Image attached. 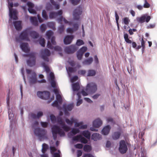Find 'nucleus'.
<instances>
[{
    "mask_svg": "<svg viewBox=\"0 0 157 157\" xmlns=\"http://www.w3.org/2000/svg\"><path fill=\"white\" fill-rule=\"evenodd\" d=\"M87 48L86 47H82L78 51L82 53L83 54L86 51Z\"/></svg>",
    "mask_w": 157,
    "mask_h": 157,
    "instance_id": "45",
    "label": "nucleus"
},
{
    "mask_svg": "<svg viewBox=\"0 0 157 157\" xmlns=\"http://www.w3.org/2000/svg\"><path fill=\"white\" fill-rule=\"evenodd\" d=\"M74 36L73 35H67L65 37L64 39V43L66 44H70Z\"/></svg>",
    "mask_w": 157,
    "mask_h": 157,
    "instance_id": "14",
    "label": "nucleus"
},
{
    "mask_svg": "<svg viewBox=\"0 0 157 157\" xmlns=\"http://www.w3.org/2000/svg\"><path fill=\"white\" fill-rule=\"evenodd\" d=\"M35 134L38 136L40 140L47 139V131L44 129H41L39 128H36L34 130Z\"/></svg>",
    "mask_w": 157,
    "mask_h": 157,
    "instance_id": "2",
    "label": "nucleus"
},
{
    "mask_svg": "<svg viewBox=\"0 0 157 157\" xmlns=\"http://www.w3.org/2000/svg\"><path fill=\"white\" fill-rule=\"evenodd\" d=\"M46 26L45 24H42L40 26V29L42 32H44L46 30Z\"/></svg>",
    "mask_w": 157,
    "mask_h": 157,
    "instance_id": "52",
    "label": "nucleus"
},
{
    "mask_svg": "<svg viewBox=\"0 0 157 157\" xmlns=\"http://www.w3.org/2000/svg\"><path fill=\"white\" fill-rule=\"evenodd\" d=\"M29 31L28 29H26L23 31L19 35V38L21 40L26 41H29Z\"/></svg>",
    "mask_w": 157,
    "mask_h": 157,
    "instance_id": "8",
    "label": "nucleus"
},
{
    "mask_svg": "<svg viewBox=\"0 0 157 157\" xmlns=\"http://www.w3.org/2000/svg\"><path fill=\"white\" fill-rule=\"evenodd\" d=\"M41 54L42 58L45 61L48 62L49 59L48 57L51 54L50 51L47 49H45L41 51Z\"/></svg>",
    "mask_w": 157,
    "mask_h": 157,
    "instance_id": "9",
    "label": "nucleus"
},
{
    "mask_svg": "<svg viewBox=\"0 0 157 157\" xmlns=\"http://www.w3.org/2000/svg\"><path fill=\"white\" fill-rule=\"evenodd\" d=\"M37 82L36 75L35 72H33L31 73V76L30 77L29 82L31 84H34Z\"/></svg>",
    "mask_w": 157,
    "mask_h": 157,
    "instance_id": "13",
    "label": "nucleus"
},
{
    "mask_svg": "<svg viewBox=\"0 0 157 157\" xmlns=\"http://www.w3.org/2000/svg\"><path fill=\"white\" fill-rule=\"evenodd\" d=\"M56 121L58 122L59 124L61 125L62 124H63L64 123L62 118L60 117L59 116L57 117L56 118Z\"/></svg>",
    "mask_w": 157,
    "mask_h": 157,
    "instance_id": "36",
    "label": "nucleus"
},
{
    "mask_svg": "<svg viewBox=\"0 0 157 157\" xmlns=\"http://www.w3.org/2000/svg\"><path fill=\"white\" fill-rule=\"evenodd\" d=\"M42 66L44 67L45 69V71L47 73H48L50 71L49 68L48 66L46 65V63L44 62H43L41 63Z\"/></svg>",
    "mask_w": 157,
    "mask_h": 157,
    "instance_id": "35",
    "label": "nucleus"
},
{
    "mask_svg": "<svg viewBox=\"0 0 157 157\" xmlns=\"http://www.w3.org/2000/svg\"><path fill=\"white\" fill-rule=\"evenodd\" d=\"M128 144L124 140H121L119 143V151L121 154L126 153L128 150L127 146Z\"/></svg>",
    "mask_w": 157,
    "mask_h": 157,
    "instance_id": "4",
    "label": "nucleus"
},
{
    "mask_svg": "<svg viewBox=\"0 0 157 157\" xmlns=\"http://www.w3.org/2000/svg\"><path fill=\"white\" fill-rule=\"evenodd\" d=\"M8 8L9 10V15L10 17L9 21H11V19H13L15 20H17L18 17L17 16V11L16 10H13L12 7L13 5L12 2H10V0H8Z\"/></svg>",
    "mask_w": 157,
    "mask_h": 157,
    "instance_id": "3",
    "label": "nucleus"
},
{
    "mask_svg": "<svg viewBox=\"0 0 157 157\" xmlns=\"http://www.w3.org/2000/svg\"><path fill=\"white\" fill-rule=\"evenodd\" d=\"M80 0H70V1L72 4L75 5L79 3Z\"/></svg>",
    "mask_w": 157,
    "mask_h": 157,
    "instance_id": "50",
    "label": "nucleus"
},
{
    "mask_svg": "<svg viewBox=\"0 0 157 157\" xmlns=\"http://www.w3.org/2000/svg\"><path fill=\"white\" fill-rule=\"evenodd\" d=\"M97 90L96 84L94 82H91L87 84L85 89L89 94H93L95 93Z\"/></svg>",
    "mask_w": 157,
    "mask_h": 157,
    "instance_id": "5",
    "label": "nucleus"
},
{
    "mask_svg": "<svg viewBox=\"0 0 157 157\" xmlns=\"http://www.w3.org/2000/svg\"><path fill=\"white\" fill-rule=\"evenodd\" d=\"M82 12V7L78 6L73 11V15L74 18L76 20H78Z\"/></svg>",
    "mask_w": 157,
    "mask_h": 157,
    "instance_id": "7",
    "label": "nucleus"
},
{
    "mask_svg": "<svg viewBox=\"0 0 157 157\" xmlns=\"http://www.w3.org/2000/svg\"><path fill=\"white\" fill-rule=\"evenodd\" d=\"M42 146V151L43 153H45L48 148V146L47 144L44 143L43 144Z\"/></svg>",
    "mask_w": 157,
    "mask_h": 157,
    "instance_id": "29",
    "label": "nucleus"
},
{
    "mask_svg": "<svg viewBox=\"0 0 157 157\" xmlns=\"http://www.w3.org/2000/svg\"><path fill=\"white\" fill-rule=\"evenodd\" d=\"M78 79V77L77 76H75L73 77L71 79V82H73L77 81Z\"/></svg>",
    "mask_w": 157,
    "mask_h": 157,
    "instance_id": "63",
    "label": "nucleus"
},
{
    "mask_svg": "<svg viewBox=\"0 0 157 157\" xmlns=\"http://www.w3.org/2000/svg\"><path fill=\"white\" fill-rule=\"evenodd\" d=\"M101 138V135L98 133H95L92 134L91 136L92 139L94 141H97Z\"/></svg>",
    "mask_w": 157,
    "mask_h": 157,
    "instance_id": "19",
    "label": "nucleus"
},
{
    "mask_svg": "<svg viewBox=\"0 0 157 157\" xmlns=\"http://www.w3.org/2000/svg\"><path fill=\"white\" fill-rule=\"evenodd\" d=\"M80 130L78 129L73 128L72 129L71 132L73 134V135H75L77 133L79 132Z\"/></svg>",
    "mask_w": 157,
    "mask_h": 157,
    "instance_id": "40",
    "label": "nucleus"
},
{
    "mask_svg": "<svg viewBox=\"0 0 157 157\" xmlns=\"http://www.w3.org/2000/svg\"><path fill=\"white\" fill-rule=\"evenodd\" d=\"M47 46L48 48L51 49H52L54 48L49 40L48 42Z\"/></svg>",
    "mask_w": 157,
    "mask_h": 157,
    "instance_id": "62",
    "label": "nucleus"
},
{
    "mask_svg": "<svg viewBox=\"0 0 157 157\" xmlns=\"http://www.w3.org/2000/svg\"><path fill=\"white\" fill-rule=\"evenodd\" d=\"M93 61V58L90 57L88 59H85L82 62V64L85 65H89L92 63Z\"/></svg>",
    "mask_w": 157,
    "mask_h": 157,
    "instance_id": "20",
    "label": "nucleus"
},
{
    "mask_svg": "<svg viewBox=\"0 0 157 157\" xmlns=\"http://www.w3.org/2000/svg\"><path fill=\"white\" fill-rule=\"evenodd\" d=\"M96 74V72L94 70H89L88 71V76H93Z\"/></svg>",
    "mask_w": 157,
    "mask_h": 157,
    "instance_id": "34",
    "label": "nucleus"
},
{
    "mask_svg": "<svg viewBox=\"0 0 157 157\" xmlns=\"http://www.w3.org/2000/svg\"><path fill=\"white\" fill-rule=\"evenodd\" d=\"M49 17L50 18H55L57 17L56 12H51L49 13Z\"/></svg>",
    "mask_w": 157,
    "mask_h": 157,
    "instance_id": "43",
    "label": "nucleus"
},
{
    "mask_svg": "<svg viewBox=\"0 0 157 157\" xmlns=\"http://www.w3.org/2000/svg\"><path fill=\"white\" fill-rule=\"evenodd\" d=\"M82 134L87 139H90V133L88 130L83 131Z\"/></svg>",
    "mask_w": 157,
    "mask_h": 157,
    "instance_id": "23",
    "label": "nucleus"
},
{
    "mask_svg": "<svg viewBox=\"0 0 157 157\" xmlns=\"http://www.w3.org/2000/svg\"><path fill=\"white\" fill-rule=\"evenodd\" d=\"M50 79L49 80L51 81L55 80V76L54 74L52 72H50L49 74Z\"/></svg>",
    "mask_w": 157,
    "mask_h": 157,
    "instance_id": "53",
    "label": "nucleus"
},
{
    "mask_svg": "<svg viewBox=\"0 0 157 157\" xmlns=\"http://www.w3.org/2000/svg\"><path fill=\"white\" fill-rule=\"evenodd\" d=\"M30 36L33 39H36L39 36V34L35 31H32L29 33Z\"/></svg>",
    "mask_w": 157,
    "mask_h": 157,
    "instance_id": "22",
    "label": "nucleus"
},
{
    "mask_svg": "<svg viewBox=\"0 0 157 157\" xmlns=\"http://www.w3.org/2000/svg\"><path fill=\"white\" fill-rule=\"evenodd\" d=\"M53 33L51 30H49L46 32V35L48 37V39L49 40L52 36L53 34Z\"/></svg>",
    "mask_w": 157,
    "mask_h": 157,
    "instance_id": "38",
    "label": "nucleus"
},
{
    "mask_svg": "<svg viewBox=\"0 0 157 157\" xmlns=\"http://www.w3.org/2000/svg\"><path fill=\"white\" fill-rule=\"evenodd\" d=\"M48 25L51 28L54 30L55 29L54 24L53 22H49L48 23Z\"/></svg>",
    "mask_w": 157,
    "mask_h": 157,
    "instance_id": "57",
    "label": "nucleus"
},
{
    "mask_svg": "<svg viewBox=\"0 0 157 157\" xmlns=\"http://www.w3.org/2000/svg\"><path fill=\"white\" fill-rule=\"evenodd\" d=\"M27 55L29 57V59L27 61L28 65L30 67L34 66L36 63L35 53L32 52Z\"/></svg>",
    "mask_w": 157,
    "mask_h": 157,
    "instance_id": "6",
    "label": "nucleus"
},
{
    "mask_svg": "<svg viewBox=\"0 0 157 157\" xmlns=\"http://www.w3.org/2000/svg\"><path fill=\"white\" fill-rule=\"evenodd\" d=\"M50 119L53 122H56V118L55 116L53 114H51L50 116Z\"/></svg>",
    "mask_w": 157,
    "mask_h": 157,
    "instance_id": "55",
    "label": "nucleus"
},
{
    "mask_svg": "<svg viewBox=\"0 0 157 157\" xmlns=\"http://www.w3.org/2000/svg\"><path fill=\"white\" fill-rule=\"evenodd\" d=\"M50 2L54 6L55 8L58 10L59 8V5L57 4L56 2L54 1V0H50Z\"/></svg>",
    "mask_w": 157,
    "mask_h": 157,
    "instance_id": "32",
    "label": "nucleus"
},
{
    "mask_svg": "<svg viewBox=\"0 0 157 157\" xmlns=\"http://www.w3.org/2000/svg\"><path fill=\"white\" fill-rule=\"evenodd\" d=\"M78 49V48L75 45H72L69 47H66L64 51L66 53L70 54L74 53Z\"/></svg>",
    "mask_w": 157,
    "mask_h": 157,
    "instance_id": "10",
    "label": "nucleus"
},
{
    "mask_svg": "<svg viewBox=\"0 0 157 157\" xmlns=\"http://www.w3.org/2000/svg\"><path fill=\"white\" fill-rule=\"evenodd\" d=\"M83 54L82 53L78 51L77 53V56L78 59L79 60L81 59Z\"/></svg>",
    "mask_w": 157,
    "mask_h": 157,
    "instance_id": "48",
    "label": "nucleus"
},
{
    "mask_svg": "<svg viewBox=\"0 0 157 157\" xmlns=\"http://www.w3.org/2000/svg\"><path fill=\"white\" fill-rule=\"evenodd\" d=\"M61 126L62 128H63L66 132H67L70 130V128L66 125L64 123L63 124H62Z\"/></svg>",
    "mask_w": 157,
    "mask_h": 157,
    "instance_id": "39",
    "label": "nucleus"
},
{
    "mask_svg": "<svg viewBox=\"0 0 157 157\" xmlns=\"http://www.w3.org/2000/svg\"><path fill=\"white\" fill-rule=\"evenodd\" d=\"M130 20L128 18L125 17L123 18V22L126 25L128 24Z\"/></svg>",
    "mask_w": 157,
    "mask_h": 157,
    "instance_id": "49",
    "label": "nucleus"
},
{
    "mask_svg": "<svg viewBox=\"0 0 157 157\" xmlns=\"http://www.w3.org/2000/svg\"><path fill=\"white\" fill-rule=\"evenodd\" d=\"M52 132L54 140H56L57 139V134H59L60 136H64L65 133L59 127L54 125L52 128Z\"/></svg>",
    "mask_w": 157,
    "mask_h": 157,
    "instance_id": "1",
    "label": "nucleus"
},
{
    "mask_svg": "<svg viewBox=\"0 0 157 157\" xmlns=\"http://www.w3.org/2000/svg\"><path fill=\"white\" fill-rule=\"evenodd\" d=\"M64 26L63 25H61L59 27L58 29V32L59 33H61L64 31Z\"/></svg>",
    "mask_w": 157,
    "mask_h": 157,
    "instance_id": "51",
    "label": "nucleus"
},
{
    "mask_svg": "<svg viewBox=\"0 0 157 157\" xmlns=\"http://www.w3.org/2000/svg\"><path fill=\"white\" fill-rule=\"evenodd\" d=\"M84 44V42L81 40L78 39L77 40L76 44L78 46H80Z\"/></svg>",
    "mask_w": 157,
    "mask_h": 157,
    "instance_id": "44",
    "label": "nucleus"
},
{
    "mask_svg": "<svg viewBox=\"0 0 157 157\" xmlns=\"http://www.w3.org/2000/svg\"><path fill=\"white\" fill-rule=\"evenodd\" d=\"M80 88L78 82H77L73 84L72 88L74 91L78 90Z\"/></svg>",
    "mask_w": 157,
    "mask_h": 157,
    "instance_id": "25",
    "label": "nucleus"
},
{
    "mask_svg": "<svg viewBox=\"0 0 157 157\" xmlns=\"http://www.w3.org/2000/svg\"><path fill=\"white\" fill-rule=\"evenodd\" d=\"M102 124V121L99 118L95 120L93 122V126L96 128L99 127Z\"/></svg>",
    "mask_w": 157,
    "mask_h": 157,
    "instance_id": "15",
    "label": "nucleus"
},
{
    "mask_svg": "<svg viewBox=\"0 0 157 157\" xmlns=\"http://www.w3.org/2000/svg\"><path fill=\"white\" fill-rule=\"evenodd\" d=\"M42 16L43 18L45 20H47L48 19V16L47 14V13L45 10H43L42 12Z\"/></svg>",
    "mask_w": 157,
    "mask_h": 157,
    "instance_id": "41",
    "label": "nucleus"
},
{
    "mask_svg": "<svg viewBox=\"0 0 157 157\" xmlns=\"http://www.w3.org/2000/svg\"><path fill=\"white\" fill-rule=\"evenodd\" d=\"M20 47L22 51L28 53L30 51V49L28 47V44L27 43H22Z\"/></svg>",
    "mask_w": 157,
    "mask_h": 157,
    "instance_id": "16",
    "label": "nucleus"
},
{
    "mask_svg": "<svg viewBox=\"0 0 157 157\" xmlns=\"http://www.w3.org/2000/svg\"><path fill=\"white\" fill-rule=\"evenodd\" d=\"M27 4L29 7L28 10L29 12L31 13L36 14V11L33 9L34 6V4L31 2H28Z\"/></svg>",
    "mask_w": 157,
    "mask_h": 157,
    "instance_id": "12",
    "label": "nucleus"
},
{
    "mask_svg": "<svg viewBox=\"0 0 157 157\" xmlns=\"http://www.w3.org/2000/svg\"><path fill=\"white\" fill-rule=\"evenodd\" d=\"M13 25L16 29L17 30H19L21 29V22L20 21H17L13 23Z\"/></svg>",
    "mask_w": 157,
    "mask_h": 157,
    "instance_id": "18",
    "label": "nucleus"
},
{
    "mask_svg": "<svg viewBox=\"0 0 157 157\" xmlns=\"http://www.w3.org/2000/svg\"><path fill=\"white\" fill-rule=\"evenodd\" d=\"M43 94L42 99L47 100L49 98L50 95L49 92L47 91H44L43 92Z\"/></svg>",
    "mask_w": 157,
    "mask_h": 157,
    "instance_id": "27",
    "label": "nucleus"
},
{
    "mask_svg": "<svg viewBox=\"0 0 157 157\" xmlns=\"http://www.w3.org/2000/svg\"><path fill=\"white\" fill-rule=\"evenodd\" d=\"M50 151L51 154H53L54 152L56 151L57 149L54 146H51L50 147Z\"/></svg>",
    "mask_w": 157,
    "mask_h": 157,
    "instance_id": "58",
    "label": "nucleus"
},
{
    "mask_svg": "<svg viewBox=\"0 0 157 157\" xmlns=\"http://www.w3.org/2000/svg\"><path fill=\"white\" fill-rule=\"evenodd\" d=\"M37 95L41 99L43 98V92L38 91L37 92Z\"/></svg>",
    "mask_w": 157,
    "mask_h": 157,
    "instance_id": "56",
    "label": "nucleus"
},
{
    "mask_svg": "<svg viewBox=\"0 0 157 157\" xmlns=\"http://www.w3.org/2000/svg\"><path fill=\"white\" fill-rule=\"evenodd\" d=\"M75 119L73 117H71L70 120L67 118L65 120V121L68 124L71 126L74 123V122L75 121Z\"/></svg>",
    "mask_w": 157,
    "mask_h": 157,
    "instance_id": "26",
    "label": "nucleus"
},
{
    "mask_svg": "<svg viewBox=\"0 0 157 157\" xmlns=\"http://www.w3.org/2000/svg\"><path fill=\"white\" fill-rule=\"evenodd\" d=\"M121 134L119 132H115L112 135V137L113 139L114 140H117L118 139L120 136Z\"/></svg>",
    "mask_w": 157,
    "mask_h": 157,
    "instance_id": "24",
    "label": "nucleus"
},
{
    "mask_svg": "<svg viewBox=\"0 0 157 157\" xmlns=\"http://www.w3.org/2000/svg\"><path fill=\"white\" fill-rule=\"evenodd\" d=\"M67 71L70 73H72L75 71V68L71 67H69L68 68Z\"/></svg>",
    "mask_w": 157,
    "mask_h": 157,
    "instance_id": "64",
    "label": "nucleus"
},
{
    "mask_svg": "<svg viewBox=\"0 0 157 157\" xmlns=\"http://www.w3.org/2000/svg\"><path fill=\"white\" fill-rule=\"evenodd\" d=\"M77 95L78 96V100L77 102L76 105L78 106L82 103V99H81V93L80 92H78L77 93Z\"/></svg>",
    "mask_w": 157,
    "mask_h": 157,
    "instance_id": "28",
    "label": "nucleus"
},
{
    "mask_svg": "<svg viewBox=\"0 0 157 157\" xmlns=\"http://www.w3.org/2000/svg\"><path fill=\"white\" fill-rule=\"evenodd\" d=\"M56 98L57 101H58L59 103H61L62 102V98L59 94H57L56 95Z\"/></svg>",
    "mask_w": 157,
    "mask_h": 157,
    "instance_id": "46",
    "label": "nucleus"
},
{
    "mask_svg": "<svg viewBox=\"0 0 157 157\" xmlns=\"http://www.w3.org/2000/svg\"><path fill=\"white\" fill-rule=\"evenodd\" d=\"M124 38L126 42L128 44H131L132 41L128 38V35L127 33H124Z\"/></svg>",
    "mask_w": 157,
    "mask_h": 157,
    "instance_id": "33",
    "label": "nucleus"
},
{
    "mask_svg": "<svg viewBox=\"0 0 157 157\" xmlns=\"http://www.w3.org/2000/svg\"><path fill=\"white\" fill-rule=\"evenodd\" d=\"M73 107V105L72 104L67 105L66 104H64L63 105V108L65 115L68 116L69 113L68 112V111H71V110Z\"/></svg>",
    "mask_w": 157,
    "mask_h": 157,
    "instance_id": "11",
    "label": "nucleus"
},
{
    "mask_svg": "<svg viewBox=\"0 0 157 157\" xmlns=\"http://www.w3.org/2000/svg\"><path fill=\"white\" fill-rule=\"evenodd\" d=\"M80 140L81 143L83 144H86L88 142L87 140L85 138L83 137L82 136L80 139Z\"/></svg>",
    "mask_w": 157,
    "mask_h": 157,
    "instance_id": "54",
    "label": "nucleus"
},
{
    "mask_svg": "<svg viewBox=\"0 0 157 157\" xmlns=\"http://www.w3.org/2000/svg\"><path fill=\"white\" fill-rule=\"evenodd\" d=\"M145 17L142 16L140 17H137L136 20L137 21L140 23H143L145 21Z\"/></svg>",
    "mask_w": 157,
    "mask_h": 157,
    "instance_id": "31",
    "label": "nucleus"
},
{
    "mask_svg": "<svg viewBox=\"0 0 157 157\" xmlns=\"http://www.w3.org/2000/svg\"><path fill=\"white\" fill-rule=\"evenodd\" d=\"M83 145L81 144H77L75 145V147L77 148L81 149L83 147Z\"/></svg>",
    "mask_w": 157,
    "mask_h": 157,
    "instance_id": "59",
    "label": "nucleus"
},
{
    "mask_svg": "<svg viewBox=\"0 0 157 157\" xmlns=\"http://www.w3.org/2000/svg\"><path fill=\"white\" fill-rule=\"evenodd\" d=\"M39 43L43 47H44L45 44V40L44 38H40L39 39Z\"/></svg>",
    "mask_w": 157,
    "mask_h": 157,
    "instance_id": "42",
    "label": "nucleus"
},
{
    "mask_svg": "<svg viewBox=\"0 0 157 157\" xmlns=\"http://www.w3.org/2000/svg\"><path fill=\"white\" fill-rule=\"evenodd\" d=\"M91 147L89 145H86L83 147V150L86 152H90L91 150Z\"/></svg>",
    "mask_w": 157,
    "mask_h": 157,
    "instance_id": "30",
    "label": "nucleus"
},
{
    "mask_svg": "<svg viewBox=\"0 0 157 157\" xmlns=\"http://www.w3.org/2000/svg\"><path fill=\"white\" fill-rule=\"evenodd\" d=\"M75 121H74V123H75V126L76 127L80 126L81 125L83 124V122L82 121L80 122L79 123L77 122L78 120L76 119H75Z\"/></svg>",
    "mask_w": 157,
    "mask_h": 157,
    "instance_id": "37",
    "label": "nucleus"
},
{
    "mask_svg": "<svg viewBox=\"0 0 157 157\" xmlns=\"http://www.w3.org/2000/svg\"><path fill=\"white\" fill-rule=\"evenodd\" d=\"M145 3L144 5V7L145 8H148L150 7V5L147 2L146 0H144Z\"/></svg>",
    "mask_w": 157,
    "mask_h": 157,
    "instance_id": "61",
    "label": "nucleus"
},
{
    "mask_svg": "<svg viewBox=\"0 0 157 157\" xmlns=\"http://www.w3.org/2000/svg\"><path fill=\"white\" fill-rule=\"evenodd\" d=\"M110 129L111 127L109 125H107L102 129V133L104 135H107L109 133Z\"/></svg>",
    "mask_w": 157,
    "mask_h": 157,
    "instance_id": "17",
    "label": "nucleus"
},
{
    "mask_svg": "<svg viewBox=\"0 0 157 157\" xmlns=\"http://www.w3.org/2000/svg\"><path fill=\"white\" fill-rule=\"evenodd\" d=\"M30 21L35 26H37L38 25L36 17H30Z\"/></svg>",
    "mask_w": 157,
    "mask_h": 157,
    "instance_id": "21",
    "label": "nucleus"
},
{
    "mask_svg": "<svg viewBox=\"0 0 157 157\" xmlns=\"http://www.w3.org/2000/svg\"><path fill=\"white\" fill-rule=\"evenodd\" d=\"M81 137L82 136L81 135H78L72 138V140L74 141H78L79 140H80Z\"/></svg>",
    "mask_w": 157,
    "mask_h": 157,
    "instance_id": "47",
    "label": "nucleus"
},
{
    "mask_svg": "<svg viewBox=\"0 0 157 157\" xmlns=\"http://www.w3.org/2000/svg\"><path fill=\"white\" fill-rule=\"evenodd\" d=\"M51 84L52 86L54 88H55L56 87V84L55 80H51Z\"/></svg>",
    "mask_w": 157,
    "mask_h": 157,
    "instance_id": "60",
    "label": "nucleus"
}]
</instances>
